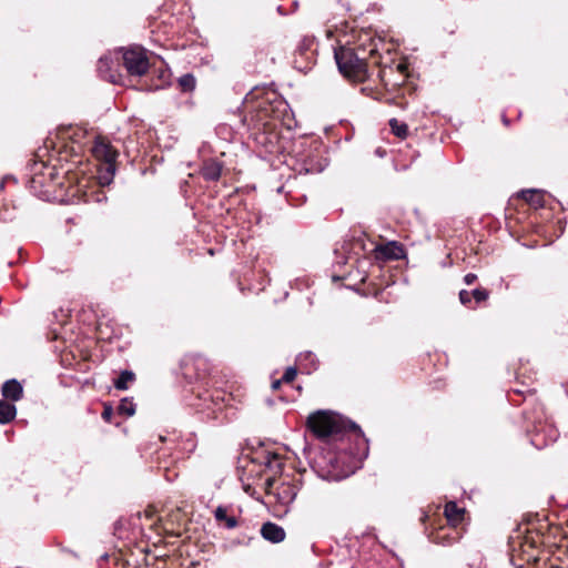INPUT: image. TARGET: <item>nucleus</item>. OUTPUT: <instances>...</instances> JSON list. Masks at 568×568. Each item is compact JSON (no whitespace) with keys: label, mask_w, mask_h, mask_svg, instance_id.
I'll return each instance as SVG.
<instances>
[{"label":"nucleus","mask_w":568,"mask_h":568,"mask_svg":"<svg viewBox=\"0 0 568 568\" xmlns=\"http://www.w3.org/2000/svg\"><path fill=\"white\" fill-rule=\"evenodd\" d=\"M308 437L337 450H345L353 439L362 437V428H307Z\"/></svg>","instance_id":"f257e3e1"},{"label":"nucleus","mask_w":568,"mask_h":568,"mask_svg":"<svg viewBox=\"0 0 568 568\" xmlns=\"http://www.w3.org/2000/svg\"><path fill=\"white\" fill-rule=\"evenodd\" d=\"M92 153L101 162L98 175L99 183L103 186L109 185L115 173L118 151L106 140L98 138L94 141Z\"/></svg>","instance_id":"f03ea898"},{"label":"nucleus","mask_w":568,"mask_h":568,"mask_svg":"<svg viewBox=\"0 0 568 568\" xmlns=\"http://www.w3.org/2000/svg\"><path fill=\"white\" fill-rule=\"evenodd\" d=\"M335 60L341 73L348 78H359L366 72V63L353 49L341 48L335 51Z\"/></svg>","instance_id":"7ed1b4c3"},{"label":"nucleus","mask_w":568,"mask_h":568,"mask_svg":"<svg viewBox=\"0 0 568 568\" xmlns=\"http://www.w3.org/2000/svg\"><path fill=\"white\" fill-rule=\"evenodd\" d=\"M123 65L130 75L141 77L149 70L150 63L145 51L140 47L121 50Z\"/></svg>","instance_id":"20e7f679"},{"label":"nucleus","mask_w":568,"mask_h":568,"mask_svg":"<svg viewBox=\"0 0 568 568\" xmlns=\"http://www.w3.org/2000/svg\"><path fill=\"white\" fill-rule=\"evenodd\" d=\"M305 426H358L347 417L329 409H320L307 417Z\"/></svg>","instance_id":"39448f33"},{"label":"nucleus","mask_w":568,"mask_h":568,"mask_svg":"<svg viewBox=\"0 0 568 568\" xmlns=\"http://www.w3.org/2000/svg\"><path fill=\"white\" fill-rule=\"evenodd\" d=\"M314 44L315 42L312 37H304L297 44L293 61L297 70L307 72L315 62Z\"/></svg>","instance_id":"423d86ee"},{"label":"nucleus","mask_w":568,"mask_h":568,"mask_svg":"<svg viewBox=\"0 0 568 568\" xmlns=\"http://www.w3.org/2000/svg\"><path fill=\"white\" fill-rule=\"evenodd\" d=\"M462 537V534L457 527L448 525L447 527H440L439 529L433 531L429 536L430 540L435 544H439L443 546H448Z\"/></svg>","instance_id":"0eeeda50"},{"label":"nucleus","mask_w":568,"mask_h":568,"mask_svg":"<svg viewBox=\"0 0 568 568\" xmlns=\"http://www.w3.org/2000/svg\"><path fill=\"white\" fill-rule=\"evenodd\" d=\"M377 260H399L404 256V248L396 242H388L375 250Z\"/></svg>","instance_id":"6e6552de"},{"label":"nucleus","mask_w":568,"mask_h":568,"mask_svg":"<svg viewBox=\"0 0 568 568\" xmlns=\"http://www.w3.org/2000/svg\"><path fill=\"white\" fill-rule=\"evenodd\" d=\"M261 535L264 539L273 544L281 542L285 539V530L281 526L270 521L263 524Z\"/></svg>","instance_id":"1a4fd4ad"},{"label":"nucleus","mask_w":568,"mask_h":568,"mask_svg":"<svg viewBox=\"0 0 568 568\" xmlns=\"http://www.w3.org/2000/svg\"><path fill=\"white\" fill-rule=\"evenodd\" d=\"M448 525L457 527L464 519L465 509L458 507L455 501H448L444 510Z\"/></svg>","instance_id":"9d476101"},{"label":"nucleus","mask_w":568,"mask_h":568,"mask_svg":"<svg viewBox=\"0 0 568 568\" xmlns=\"http://www.w3.org/2000/svg\"><path fill=\"white\" fill-rule=\"evenodd\" d=\"M22 386L16 379L7 381L2 385V395L11 400H19L22 396Z\"/></svg>","instance_id":"9b49d317"},{"label":"nucleus","mask_w":568,"mask_h":568,"mask_svg":"<svg viewBox=\"0 0 568 568\" xmlns=\"http://www.w3.org/2000/svg\"><path fill=\"white\" fill-rule=\"evenodd\" d=\"M520 196L534 207L544 206V192L539 190L521 191Z\"/></svg>","instance_id":"f8f14e48"},{"label":"nucleus","mask_w":568,"mask_h":568,"mask_svg":"<svg viewBox=\"0 0 568 568\" xmlns=\"http://www.w3.org/2000/svg\"><path fill=\"white\" fill-rule=\"evenodd\" d=\"M214 517L216 521L220 524H224V526L229 529L235 528L237 526V520L233 516H227L226 508L223 506H219L214 511Z\"/></svg>","instance_id":"ddd939ff"},{"label":"nucleus","mask_w":568,"mask_h":568,"mask_svg":"<svg viewBox=\"0 0 568 568\" xmlns=\"http://www.w3.org/2000/svg\"><path fill=\"white\" fill-rule=\"evenodd\" d=\"M16 406L9 402L0 400V424L10 423L16 416Z\"/></svg>","instance_id":"4468645a"},{"label":"nucleus","mask_w":568,"mask_h":568,"mask_svg":"<svg viewBox=\"0 0 568 568\" xmlns=\"http://www.w3.org/2000/svg\"><path fill=\"white\" fill-rule=\"evenodd\" d=\"M202 175L207 181H216L221 176V165L215 162H211L204 165Z\"/></svg>","instance_id":"2eb2a0df"},{"label":"nucleus","mask_w":568,"mask_h":568,"mask_svg":"<svg viewBox=\"0 0 568 568\" xmlns=\"http://www.w3.org/2000/svg\"><path fill=\"white\" fill-rule=\"evenodd\" d=\"M135 376L131 371H123L115 379L114 386L116 389H126L129 384L134 381Z\"/></svg>","instance_id":"dca6fc26"},{"label":"nucleus","mask_w":568,"mask_h":568,"mask_svg":"<svg viewBox=\"0 0 568 568\" xmlns=\"http://www.w3.org/2000/svg\"><path fill=\"white\" fill-rule=\"evenodd\" d=\"M111 63L112 60L109 57H102L98 62V71L100 72L102 78L108 79L111 82H114V77L112 74H108V71L111 68Z\"/></svg>","instance_id":"f3484780"},{"label":"nucleus","mask_w":568,"mask_h":568,"mask_svg":"<svg viewBox=\"0 0 568 568\" xmlns=\"http://www.w3.org/2000/svg\"><path fill=\"white\" fill-rule=\"evenodd\" d=\"M179 85L183 92H192L196 85L195 77L191 73L183 74L179 78Z\"/></svg>","instance_id":"a211bd4d"},{"label":"nucleus","mask_w":568,"mask_h":568,"mask_svg":"<svg viewBox=\"0 0 568 568\" xmlns=\"http://www.w3.org/2000/svg\"><path fill=\"white\" fill-rule=\"evenodd\" d=\"M389 126L392 129V132L400 138V139H404L407 136V133H408V128L405 123L403 122H399L398 120L396 119H390L389 120Z\"/></svg>","instance_id":"6ab92c4d"},{"label":"nucleus","mask_w":568,"mask_h":568,"mask_svg":"<svg viewBox=\"0 0 568 568\" xmlns=\"http://www.w3.org/2000/svg\"><path fill=\"white\" fill-rule=\"evenodd\" d=\"M135 413V405L132 400L124 398L118 406V414L123 416H132Z\"/></svg>","instance_id":"aec40b11"},{"label":"nucleus","mask_w":568,"mask_h":568,"mask_svg":"<svg viewBox=\"0 0 568 568\" xmlns=\"http://www.w3.org/2000/svg\"><path fill=\"white\" fill-rule=\"evenodd\" d=\"M471 297H474V300L477 302V303H480V302H484L488 298V292L484 288H476L471 292Z\"/></svg>","instance_id":"412c9836"},{"label":"nucleus","mask_w":568,"mask_h":568,"mask_svg":"<svg viewBox=\"0 0 568 568\" xmlns=\"http://www.w3.org/2000/svg\"><path fill=\"white\" fill-rule=\"evenodd\" d=\"M296 374H297V371L295 367H287L282 377V381L285 383H290L295 378Z\"/></svg>","instance_id":"4be33fe9"},{"label":"nucleus","mask_w":568,"mask_h":568,"mask_svg":"<svg viewBox=\"0 0 568 568\" xmlns=\"http://www.w3.org/2000/svg\"><path fill=\"white\" fill-rule=\"evenodd\" d=\"M471 292H468V291H460L459 292V301L463 305L465 306H469L470 302H471Z\"/></svg>","instance_id":"5701e85b"},{"label":"nucleus","mask_w":568,"mask_h":568,"mask_svg":"<svg viewBox=\"0 0 568 568\" xmlns=\"http://www.w3.org/2000/svg\"><path fill=\"white\" fill-rule=\"evenodd\" d=\"M112 414H113L112 407L105 406L104 409H103V413H102V417H103L105 423H110L111 422Z\"/></svg>","instance_id":"b1692460"},{"label":"nucleus","mask_w":568,"mask_h":568,"mask_svg":"<svg viewBox=\"0 0 568 568\" xmlns=\"http://www.w3.org/2000/svg\"><path fill=\"white\" fill-rule=\"evenodd\" d=\"M476 280H477V276L475 274H473V273H468L464 277V282L467 285H471Z\"/></svg>","instance_id":"393cba45"},{"label":"nucleus","mask_w":568,"mask_h":568,"mask_svg":"<svg viewBox=\"0 0 568 568\" xmlns=\"http://www.w3.org/2000/svg\"><path fill=\"white\" fill-rule=\"evenodd\" d=\"M283 493L288 494V501L293 500L295 494L292 493V488L290 486H282Z\"/></svg>","instance_id":"a878e982"},{"label":"nucleus","mask_w":568,"mask_h":568,"mask_svg":"<svg viewBox=\"0 0 568 568\" xmlns=\"http://www.w3.org/2000/svg\"><path fill=\"white\" fill-rule=\"evenodd\" d=\"M274 478H267L265 484H266V489H267V493L270 494L271 493V488L273 487V484H274Z\"/></svg>","instance_id":"bb28decb"},{"label":"nucleus","mask_w":568,"mask_h":568,"mask_svg":"<svg viewBox=\"0 0 568 568\" xmlns=\"http://www.w3.org/2000/svg\"><path fill=\"white\" fill-rule=\"evenodd\" d=\"M274 464H275V467H280L281 466V463L278 462L277 456H275V455H274ZM268 465L272 467L273 466V462L268 460Z\"/></svg>","instance_id":"cd10ccee"},{"label":"nucleus","mask_w":568,"mask_h":568,"mask_svg":"<svg viewBox=\"0 0 568 568\" xmlns=\"http://www.w3.org/2000/svg\"><path fill=\"white\" fill-rule=\"evenodd\" d=\"M281 383H282V379H278V381L273 382V383H272V387H273V389H277V388L280 387Z\"/></svg>","instance_id":"c85d7f7f"},{"label":"nucleus","mask_w":568,"mask_h":568,"mask_svg":"<svg viewBox=\"0 0 568 568\" xmlns=\"http://www.w3.org/2000/svg\"><path fill=\"white\" fill-rule=\"evenodd\" d=\"M531 444H534L537 448H540L541 446L535 443V439H531Z\"/></svg>","instance_id":"c756f323"}]
</instances>
